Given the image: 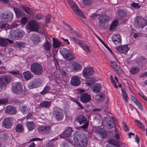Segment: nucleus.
<instances>
[{
  "label": "nucleus",
  "instance_id": "obj_16",
  "mask_svg": "<svg viewBox=\"0 0 147 147\" xmlns=\"http://www.w3.org/2000/svg\"><path fill=\"white\" fill-rule=\"evenodd\" d=\"M112 40L116 45L119 46L121 45V36L119 34H117L113 35L112 37Z\"/></svg>",
  "mask_w": 147,
  "mask_h": 147
},
{
  "label": "nucleus",
  "instance_id": "obj_28",
  "mask_svg": "<svg viewBox=\"0 0 147 147\" xmlns=\"http://www.w3.org/2000/svg\"><path fill=\"white\" fill-rule=\"evenodd\" d=\"M72 66L73 67V70L75 72L79 71L82 69V67L80 65L76 62L73 63Z\"/></svg>",
  "mask_w": 147,
  "mask_h": 147
},
{
  "label": "nucleus",
  "instance_id": "obj_51",
  "mask_svg": "<svg viewBox=\"0 0 147 147\" xmlns=\"http://www.w3.org/2000/svg\"><path fill=\"white\" fill-rule=\"evenodd\" d=\"M28 87L30 89L37 88L33 80L29 82L28 85Z\"/></svg>",
  "mask_w": 147,
  "mask_h": 147
},
{
  "label": "nucleus",
  "instance_id": "obj_29",
  "mask_svg": "<svg viewBox=\"0 0 147 147\" xmlns=\"http://www.w3.org/2000/svg\"><path fill=\"white\" fill-rule=\"evenodd\" d=\"M60 73L63 82H66L69 78L68 74L63 70L61 71Z\"/></svg>",
  "mask_w": 147,
  "mask_h": 147
},
{
  "label": "nucleus",
  "instance_id": "obj_46",
  "mask_svg": "<svg viewBox=\"0 0 147 147\" xmlns=\"http://www.w3.org/2000/svg\"><path fill=\"white\" fill-rule=\"evenodd\" d=\"M115 134L113 136V137L116 139L119 140L120 138V132L115 128Z\"/></svg>",
  "mask_w": 147,
  "mask_h": 147
},
{
  "label": "nucleus",
  "instance_id": "obj_17",
  "mask_svg": "<svg viewBox=\"0 0 147 147\" xmlns=\"http://www.w3.org/2000/svg\"><path fill=\"white\" fill-rule=\"evenodd\" d=\"M5 111L7 114L9 115H15L17 113V110L14 107L8 106L5 107Z\"/></svg>",
  "mask_w": 147,
  "mask_h": 147
},
{
  "label": "nucleus",
  "instance_id": "obj_59",
  "mask_svg": "<svg viewBox=\"0 0 147 147\" xmlns=\"http://www.w3.org/2000/svg\"><path fill=\"white\" fill-rule=\"evenodd\" d=\"M72 33L74 35L76 36L78 38H80L82 37V35L81 34L75 31H72Z\"/></svg>",
  "mask_w": 147,
  "mask_h": 147
},
{
  "label": "nucleus",
  "instance_id": "obj_36",
  "mask_svg": "<svg viewBox=\"0 0 147 147\" xmlns=\"http://www.w3.org/2000/svg\"><path fill=\"white\" fill-rule=\"evenodd\" d=\"M140 71V69L139 67H132L131 69L130 72L132 74H135L139 72Z\"/></svg>",
  "mask_w": 147,
  "mask_h": 147
},
{
  "label": "nucleus",
  "instance_id": "obj_27",
  "mask_svg": "<svg viewBox=\"0 0 147 147\" xmlns=\"http://www.w3.org/2000/svg\"><path fill=\"white\" fill-rule=\"evenodd\" d=\"M71 9L74 11L75 12L77 15L81 17H82L83 15L82 11L78 9V7L76 3L71 7Z\"/></svg>",
  "mask_w": 147,
  "mask_h": 147
},
{
  "label": "nucleus",
  "instance_id": "obj_32",
  "mask_svg": "<svg viewBox=\"0 0 147 147\" xmlns=\"http://www.w3.org/2000/svg\"><path fill=\"white\" fill-rule=\"evenodd\" d=\"M51 102L48 101H44L40 103L39 107L49 108L51 106Z\"/></svg>",
  "mask_w": 147,
  "mask_h": 147
},
{
  "label": "nucleus",
  "instance_id": "obj_42",
  "mask_svg": "<svg viewBox=\"0 0 147 147\" xmlns=\"http://www.w3.org/2000/svg\"><path fill=\"white\" fill-rule=\"evenodd\" d=\"M118 24V21L117 20H115L113 21L110 26V30H112L115 28Z\"/></svg>",
  "mask_w": 147,
  "mask_h": 147
},
{
  "label": "nucleus",
  "instance_id": "obj_15",
  "mask_svg": "<svg viewBox=\"0 0 147 147\" xmlns=\"http://www.w3.org/2000/svg\"><path fill=\"white\" fill-rule=\"evenodd\" d=\"M12 119L11 117L5 118L2 123L3 126L5 128L9 129L12 126Z\"/></svg>",
  "mask_w": 147,
  "mask_h": 147
},
{
  "label": "nucleus",
  "instance_id": "obj_4",
  "mask_svg": "<svg viewBox=\"0 0 147 147\" xmlns=\"http://www.w3.org/2000/svg\"><path fill=\"white\" fill-rule=\"evenodd\" d=\"M13 17L12 13L8 11H5L0 13V19L3 22H9Z\"/></svg>",
  "mask_w": 147,
  "mask_h": 147
},
{
  "label": "nucleus",
  "instance_id": "obj_30",
  "mask_svg": "<svg viewBox=\"0 0 147 147\" xmlns=\"http://www.w3.org/2000/svg\"><path fill=\"white\" fill-rule=\"evenodd\" d=\"M101 89V86L99 83L95 84L92 88V91L95 93L99 92Z\"/></svg>",
  "mask_w": 147,
  "mask_h": 147
},
{
  "label": "nucleus",
  "instance_id": "obj_63",
  "mask_svg": "<svg viewBox=\"0 0 147 147\" xmlns=\"http://www.w3.org/2000/svg\"><path fill=\"white\" fill-rule=\"evenodd\" d=\"M131 6L134 8H138L140 7V6L138 5V3H133L131 4Z\"/></svg>",
  "mask_w": 147,
  "mask_h": 147
},
{
  "label": "nucleus",
  "instance_id": "obj_5",
  "mask_svg": "<svg viewBox=\"0 0 147 147\" xmlns=\"http://www.w3.org/2000/svg\"><path fill=\"white\" fill-rule=\"evenodd\" d=\"M53 114L55 119L58 121L62 120L64 117L62 110L60 108L55 107L53 110Z\"/></svg>",
  "mask_w": 147,
  "mask_h": 147
},
{
  "label": "nucleus",
  "instance_id": "obj_22",
  "mask_svg": "<svg viewBox=\"0 0 147 147\" xmlns=\"http://www.w3.org/2000/svg\"><path fill=\"white\" fill-rule=\"evenodd\" d=\"M13 42V40L7 38H0V46L1 47H5L7 45L8 42L11 44Z\"/></svg>",
  "mask_w": 147,
  "mask_h": 147
},
{
  "label": "nucleus",
  "instance_id": "obj_11",
  "mask_svg": "<svg viewBox=\"0 0 147 147\" xmlns=\"http://www.w3.org/2000/svg\"><path fill=\"white\" fill-rule=\"evenodd\" d=\"M42 47L44 49L46 50L47 53L49 54L50 53V50L52 47L51 40L47 39V37H45V41L43 44Z\"/></svg>",
  "mask_w": 147,
  "mask_h": 147
},
{
  "label": "nucleus",
  "instance_id": "obj_61",
  "mask_svg": "<svg viewBox=\"0 0 147 147\" xmlns=\"http://www.w3.org/2000/svg\"><path fill=\"white\" fill-rule=\"evenodd\" d=\"M6 72V68L4 67H0V73H4Z\"/></svg>",
  "mask_w": 147,
  "mask_h": 147
},
{
  "label": "nucleus",
  "instance_id": "obj_34",
  "mask_svg": "<svg viewBox=\"0 0 147 147\" xmlns=\"http://www.w3.org/2000/svg\"><path fill=\"white\" fill-rule=\"evenodd\" d=\"M15 130L17 132H23L24 131V129L22 124L20 123L18 124L15 127Z\"/></svg>",
  "mask_w": 147,
  "mask_h": 147
},
{
  "label": "nucleus",
  "instance_id": "obj_10",
  "mask_svg": "<svg viewBox=\"0 0 147 147\" xmlns=\"http://www.w3.org/2000/svg\"><path fill=\"white\" fill-rule=\"evenodd\" d=\"M51 127L50 126H40L38 128V132L42 134H49L51 132Z\"/></svg>",
  "mask_w": 147,
  "mask_h": 147
},
{
  "label": "nucleus",
  "instance_id": "obj_38",
  "mask_svg": "<svg viewBox=\"0 0 147 147\" xmlns=\"http://www.w3.org/2000/svg\"><path fill=\"white\" fill-rule=\"evenodd\" d=\"M35 85L37 88L40 86L42 83V82L41 80L38 78H35L33 80Z\"/></svg>",
  "mask_w": 147,
  "mask_h": 147
},
{
  "label": "nucleus",
  "instance_id": "obj_54",
  "mask_svg": "<svg viewBox=\"0 0 147 147\" xmlns=\"http://www.w3.org/2000/svg\"><path fill=\"white\" fill-rule=\"evenodd\" d=\"M118 14L121 17H123L126 16V14L125 12L122 10H119L118 11Z\"/></svg>",
  "mask_w": 147,
  "mask_h": 147
},
{
  "label": "nucleus",
  "instance_id": "obj_53",
  "mask_svg": "<svg viewBox=\"0 0 147 147\" xmlns=\"http://www.w3.org/2000/svg\"><path fill=\"white\" fill-rule=\"evenodd\" d=\"M122 95L123 98L126 102L127 101V94L126 92L122 90Z\"/></svg>",
  "mask_w": 147,
  "mask_h": 147
},
{
  "label": "nucleus",
  "instance_id": "obj_13",
  "mask_svg": "<svg viewBox=\"0 0 147 147\" xmlns=\"http://www.w3.org/2000/svg\"><path fill=\"white\" fill-rule=\"evenodd\" d=\"M94 70L93 67H89L85 68L83 71V76L87 78L89 76L92 75L94 73Z\"/></svg>",
  "mask_w": 147,
  "mask_h": 147
},
{
  "label": "nucleus",
  "instance_id": "obj_23",
  "mask_svg": "<svg viewBox=\"0 0 147 147\" xmlns=\"http://www.w3.org/2000/svg\"><path fill=\"white\" fill-rule=\"evenodd\" d=\"M117 50L119 53L126 55L129 50V48L126 45L116 47Z\"/></svg>",
  "mask_w": 147,
  "mask_h": 147
},
{
  "label": "nucleus",
  "instance_id": "obj_49",
  "mask_svg": "<svg viewBox=\"0 0 147 147\" xmlns=\"http://www.w3.org/2000/svg\"><path fill=\"white\" fill-rule=\"evenodd\" d=\"M9 26V25L7 23L0 22V28H5Z\"/></svg>",
  "mask_w": 147,
  "mask_h": 147
},
{
  "label": "nucleus",
  "instance_id": "obj_8",
  "mask_svg": "<svg viewBox=\"0 0 147 147\" xmlns=\"http://www.w3.org/2000/svg\"><path fill=\"white\" fill-rule=\"evenodd\" d=\"M12 90L15 94H20L22 90V85L19 82H14L12 84Z\"/></svg>",
  "mask_w": 147,
  "mask_h": 147
},
{
  "label": "nucleus",
  "instance_id": "obj_52",
  "mask_svg": "<svg viewBox=\"0 0 147 147\" xmlns=\"http://www.w3.org/2000/svg\"><path fill=\"white\" fill-rule=\"evenodd\" d=\"M82 48L87 53H90V52L88 46L85 44Z\"/></svg>",
  "mask_w": 147,
  "mask_h": 147
},
{
  "label": "nucleus",
  "instance_id": "obj_35",
  "mask_svg": "<svg viewBox=\"0 0 147 147\" xmlns=\"http://www.w3.org/2000/svg\"><path fill=\"white\" fill-rule=\"evenodd\" d=\"M26 124L28 130L30 131L32 130L35 128L34 123L32 121L27 122Z\"/></svg>",
  "mask_w": 147,
  "mask_h": 147
},
{
  "label": "nucleus",
  "instance_id": "obj_2",
  "mask_svg": "<svg viewBox=\"0 0 147 147\" xmlns=\"http://www.w3.org/2000/svg\"><path fill=\"white\" fill-rule=\"evenodd\" d=\"M31 71L35 75L40 76L43 72V69L41 65L38 63H34L31 66Z\"/></svg>",
  "mask_w": 147,
  "mask_h": 147
},
{
  "label": "nucleus",
  "instance_id": "obj_20",
  "mask_svg": "<svg viewBox=\"0 0 147 147\" xmlns=\"http://www.w3.org/2000/svg\"><path fill=\"white\" fill-rule=\"evenodd\" d=\"M111 66L114 71L117 74H122V70L117 66L115 61H112L111 62Z\"/></svg>",
  "mask_w": 147,
  "mask_h": 147
},
{
  "label": "nucleus",
  "instance_id": "obj_62",
  "mask_svg": "<svg viewBox=\"0 0 147 147\" xmlns=\"http://www.w3.org/2000/svg\"><path fill=\"white\" fill-rule=\"evenodd\" d=\"M8 100L6 98L0 99V104H4L7 102Z\"/></svg>",
  "mask_w": 147,
  "mask_h": 147
},
{
  "label": "nucleus",
  "instance_id": "obj_39",
  "mask_svg": "<svg viewBox=\"0 0 147 147\" xmlns=\"http://www.w3.org/2000/svg\"><path fill=\"white\" fill-rule=\"evenodd\" d=\"M86 81V84L90 86L95 81V79L93 77H90L88 78Z\"/></svg>",
  "mask_w": 147,
  "mask_h": 147
},
{
  "label": "nucleus",
  "instance_id": "obj_26",
  "mask_svg": "<svg viewBox=\"0 0 147 147\" xmlns=\"http://www.w3.org/2000/svg\"><path fill=\"white\" fill-rule=\"evenodd\" d=\"M95 132L98 134L100 135L101 136V137L102 138H105L107 136V134L105 130L101 128L97 129L95 130Z\"/></svg>",
  "mask_w": 147,
  "mask_h": 147
},
{
  "label": "nucleus",
  "instance_id": "obj_56",
  "mask_svg": "<svg viewBox=\"0 0 147 147\" xmlns=\"http://www.w3.org/2000/svg\"><path fill=\"white\" fill-rule=\"evenodd\" d=\"M85 123L80 127V128L82 129V130H84V129L87 128L88 126V122H85Z\"/></svg>",
  "mask_w": 147,
  "mask_h": 147
},
{
  "label": "nucleus",
  "instance_id": "obj_19",
  "mask_svg": "<svg viewBox=\"0 0 147 147\" xmlns=\"http://www.w3.org/2000/svg\"><path fill=\"white\" fill-rule=\"evenodd\" d=\"M73 131V129L70 127H67L65 131L61 135V137L63 138H68L70 137Z\"/></svg>",
  "mask_w": 147,
  "mask_h": 147
},
{
  "label": "nucleus",
  "instance_id": "obj_55",
  "mask_svg": "<svg viewBox=\"0 0 147 147\" xmlns=\"http://www.w3.org/2000/svg\"><path fill=\"white\" fill-rule=\"evenodd\" d=\"M70 38L72 40H73L74 42L76 43L77 45L78 44V43L80 42H81V41H82L76 38L75 37L73 36H71Z\"/></svg>",
  "mask_w": 147,
  "mask_h": 147
},
{
  "label": "nucleus",
  "instance_id": "obj_57",
  "mask_svg": "<svg viewBox=\"0 0 147 147\" xmlns=\"http://www.w3.org/2000/svg\"><path fill=\"white\" fill-rule=\"evenodd\" d=\"M51 16L50 14H48L46 16L45 18V22L47 24L49 22L51 19Z\"/></svg>",
  "mask_w": 147,
  "mask_h": 147
},
{
  "label": "nucleus",
  "instance_id": "obj_60",
  "mask_svg": "<svg viewBox=\"0 0 147 147\" xmlns=\"http://www.w3.org/2000/svg\"><path fill=\"white\" fill-rule=\"evenodd\" d=\"M122 125L125 131H128L129 130V127L127 126L125 122H122Z\"/></svg>",
  "mask_w": 147,
  "mask_h": 147
},
{
  "label": "nucleus",
  "instance_id": "obj_3",
  "mask_svg": "<svg viewBox=\"0 0 147 147\" xmlns=\"http://www.w3.org/2000/svg\"><path fill=\"white\" fill-rule=\"evenodd\" d=\"M25 33L22 29L12 30L10 31L9 36L12 39L16 40L20 39L24 36Z\"/></svg>",
  "mask_w": 147,
  "mask_h": 147
},
{
  "label": "nucleus",
  "instance_id": "obj_58",
  "mask_svg": "<svg viewBox=\"0 0 147 147\" xmlns=\"http://www.w3.org/2000/svg\"><path fill=\"white\" fill-rule=\"evenodd\" d=\"M28 21V18L26 17H23L21 19V22L22 24H25Z\"/></svg>",
  "mask_w": 147,
  "mask_h": 147
},
{
  "label": "nucleus",
  "instance_id": "obj_45",
  "mask_svg": "<svg viewBox=\"0 0 147 147\" xmlns=\"http://www.w3.org/2000/svg\"><path fill=\"white\" fill-rule=\"evenodd\" d=\"M20 111L24 114L27 113L28 111V108L26 106H24L20 107Z\"/></svg>",
  "mask_w": 147,
  "mask_h": 147
},
{
  "label": "nucleus",
  "instance_id": "obj_1",
  "mask_svg": "<svg viewBox=\"0 0 147 147\" xmlns=\"http://www.w3.org/2000/svg\"><path fill=\"white\" fill-rule=\"evenodd\" d=\"M78 142L75 143L77 147H84L87 146L88 140L83 132H81L79 134Z\"/></svg>",
  "mask_w": 147,
  "mask_h": 147
},
{
  "label": "nucleus",
  "instance_id": "obj_37",
  "mask_svg": "<svg viewBox=\"0 0 147 147\" xmlns=\"http://www.w3.org/2000/svg\"><path fill=\"white\" fill-rule=\"evenodd\" d=\"M108 142L110 144L113 145L117 147L119 146L120 145V142L113 139H110L109 140Z\"/></svg>",
  "mask_w": 147,
  "mask_h": 147
},
{
  "label": "nucleus",
  "instance_id": "obj_47",
  "mask_svg": "<svg viewBox=\"0 0 147 147\" xmlns=\"http://www.w3.org/2000/svg\"><path fill=\"white\" fill-rule=\"evenodd\" d=\"M54 80L55 82L58 84H60L62 81L61 80L59 76V75L57 74L55 76Z\"/></svg>",
  "mask_w": 147,
  "mask_h": 147
},
{
  "label": "nucleus",
  "instance_id": "obj_12",
  "mask_svg": "<svg viewBox=\"0 0 147 147\" xmlns=\"http://www.w3.org/2000/svg\"><path fill=\"white\" fill-rule=\"evenodd\" d=\"M145 21L143 18L138 17L134 22L136 27L143 28L145 25Z\"/></svg>",
  "mask_w": 147,
  "mask_h": 147
},
{
  "label": "nucleus",
  "instance_id": "obj_31",
  "mask_svg": "<svg viewBox=\"0 0 147 147\" xmlns=\"http://www.w3.org/2000/svg\"><path fill=\"white\" fill-rule=\"evenodd\" d=\"M76 119L80 124L84 123L85 122H87L86 121L87 118L83 115H80L78 116L76 118Z\"/></svg>",
  "mask_w": 147,
  "mask_h": 147
},
{
  "label": "nucleus",
  "instance_id": "obj_24",
  "mask_svg": "<svg viewBox=\"0 0 147 147\" xmlns=\"http://www.w3.org/2000/svg\"><path fill=\"white\" fill-rule=\"evenodd\" d=\"M30 38L31 40L33 41V43L34 44H37L40 42V38L36 34H31Z\"/></svg>",
  "mask_w": 147,
  "mask_h": 147
},
{
  "label": "nucleus",
  "instance_id": "obj_43",
  "mask_svg": "<svg viewBox=\"0 0 147 147\" xmlns=\"http://www.w3.org/2000/svg\"><path fill=\"white\" fill-rule=\"evenodd\" d=\"M22 7L23 10L28 14L32 15V12L28 7L22 5Z\"/></svg>",
  "mask_w": 147,
  "mask_h": 147
},
{
  "label": "nucleus",
  "instance_id": "obj_48",
  "mask_svg": "<svg viewBox=\"0 0 147 147\" xmlns=\"http://www.w3.org/2000/svg\"><path fill=\"white\" fill-rule=\"evenodd\" d=\"M9 73H10L13 75L14 76H16L20 77L22 76L21 74L18 71H11Z\"/></svg>",
  "mask_w": 147,
  "mask_h": 147
},
{
  "label": "nucleus",
  "instance_id": "obj_41",
  "mask_svg": "<svg viewBox=\"0 0 147 147\" xmlns=\"http://www.w3.org/2000/svg\"><path fill=\"white\" fill-rule=\"evenodd\" d=\"M13 9L17 17H20L21 16L24 14V13L23 11H20L18 8L14 7Z\"/></svg>",
  "mask_w": 147,
  "mask_h": 147
},
{
  "label": "nucleus",
  "instance_id": "obj_64",
  "mask_svg": "<svg viewBox=\"0 0 147 147\" xmlns=\"http://www.w3.org/2000/svg\"><path fill=\"white\" fill-rule=\"evenodd\" d=\"M83 1L84 4L88 5L92 3V0H83Z\"/></svg>",
  "mask_w": 147,
  "mask_h": 147
},
{
  "label": "nucleus",
  "instance_id": "obj_50",
  "mask_svg": "<svg viewBox=\"0 0 147 147\" xmlns=\"http://www.w3.org/2000/svg\"><path fill=\"white\" fill-rule=\"evenodd\" d=\"M16 46L20 49H22L25 47L26 44L22 42H18L16 44Z\"/></svg>",
  "mask_w": 147,
  "mask_h": 147
},
{
  "label": "nucleus",
  "instance_id": "obj_44",
  "mask_svg": "<svg viewBox=\"0 0 147 147\" xmlns=\"http://www.w3.org/2000/svg\"><path fill=\"white\" fill-rule=\"evenodd\" d=\"M1 139L3 141H6L9 139V136L4 134H1L0 135Z\"/></svg>",
  "mask_w": 147,
  "mask_h": 147
},
{
  "label": "nucleus",
  "instance_id": "obj_21",
  "mask_svg": "<svg viewBox=\"0 0 147 147\" xmlns=\"http://www.w3.org/2000/svg\"><path fill=\"white\" fill-rule=\"evenodd\" d=\"M80 78L78 76H74L71 78L70 84L73 86H78L80 84Z\"/></svg>",
  "mask_w": 147,
  "mask_h": 147
},
{
  "label": "nucleus",
  "instance_id": "obj_33",
  "mask_svg": "<svg viewBox=\"0 0 147 147\" xmlns=\"http://www.w3.org/2000/svg\"><path fill=\"white\" fill-rule=\"evenodd\" d=\"M53 45L54 49H57L59 48L61 44V42L55 38H53Z\"/></svg>",
  "mask_w": 147,
  "mask_h": 147
},
{
  "label": "nucleus",
  "instance_id": "obj_6",
  "mask_svg": "<svg viewBox=\"0 0 147 147\" xmlns=\"http://www.w3.org/2000/svg\"><path fill=\"white\" fill-rule=\"evenodd\" d=\"M60 52L65 59L67 60H71L74 59L75 57L69 49L66 48L61 49Z\"/></svg>",
  "mask_w": 147,
  "mask_h": 147
},
{
  "label": "nucleus",
  "instance_id": "obj_18",
  "mask_svg": "<svg viewBox=\"0 0 147 147\" xmlns=\"http://www.w3.org/2000/svg\"><path fill=\"white\" fill-rule=\"evenodd\" d=\"M80 98L81 102L84 103L88 102L91 100L90 95L87 93H82Z\"/></svg>",
  "mask_w": 147,
  "mask_h": 147
},
{
  "label": "nucleus",
  "instance_id": "obj_40",
  "mask_svg": "<svg viewBox=\"0 0 147 147\" xmlns=\"http://www.w3.org/2000/svg\"><path fill=\"white\" fill-rule=\"evenodd\" d=\"M51 89V88L49 86H46L43 90L40 92V94L42 95L49 92Z\"/></svg>",
  "mask_w": 147,
  "mask_h": 147
},
{
  "label": "nucleus",
  "instance_id": "obj_25",
  "mask_svg": "<svg viewBox=\"0 0 147 147\" xmlns=\"http://www.w3.org/2000/svg\"><path fill=\"white\" fill-rule=\"evenodd\" d=\"M24 78L26 80H28L32 78L34 76L32 72L29 71H27L23 73Z\"/></svg>",
  "mask_w": 147,
  "mask_h": 147
},
{
  "label": "nucleus",
  "instance_id": "obj_14",
  "mask_svg": "<svg viewBox=\"0 0 147 147\" xmlns=\"http://www.w3.org/2000/svg\"><path fill=\"white\" fill-rule=\"evenodd\" d=\"M109 16L105 15H102L100 16L98 18L99 22L100 23V27L101 28H104V24L105 23L109 21Z\"/></svg>",
  "mask_w": 147,
  "mask_h": 147
},
{
  "label": "nucleus",
  "instance_id": "obj_9",
  "mask_svg": "<svg viewBox=\"0 0 147 147\" xmlns=\"http://www.w3.org/2000/svg\"><path fill=\"white\" fill-rule=\"evenodd\" d=\"M11 79L9 76H7L0 78V87H1V90L10 82Z\"/></svg>",
  "mask_w": 147,
  "mask_h": 147
},
{
  "label": "nucleus",
  "instance_id": "obj_7",
  "mask_svg": "<svg viewBox=\"0 0 147 147\" xmlns=\"http://www.w3.org/2000/svg\"><path fill=\"white\" fill-rule=\"evenodd\" d=\"M40 27L39 23L35 20H32L28 23V28L31 31L37 32Z\"/></svg>",
  "mask_w": 147,
  "mask_h": 147
}]
</instances>
